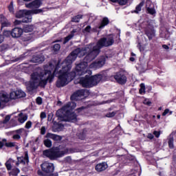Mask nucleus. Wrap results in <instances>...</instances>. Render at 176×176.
I'll return each instance as SVG.
<instances>
[{"label":"nucleus","instance_id":"obj_41","mask_svg":"<svg viewBox=\"0 0 176 176\" xmlns=\"http://www.w3.org/2000/svg\"><path fill=\"white\" fill-rule=\"evenodd\" d=\"M9 98L10 100H17V97L16 96V91L10 94Z\"/></svg>","mask_w":176,"mask_h":176},{"label":"nucleus","instance_id":"obj_21","mask_svg":"<svg viewBox=\"0 0 176 176\" xmlns=\"http://www.w3.org/2000/svg\"><path fill=\"white\" fill-rule=\"evenodd\" d=\"M34 38L33 34H22L21 37H19V41L20 42H28L31 41Z\"/></svg>","mask_w":176,"mask_h":176},{"label":"nucleus","instance_id":"obj_42","mask_svg":"<svg viewBox=\"0 0 176 176\" xmlns=\"http://www.w3.org/2000/svg\"><path fill=\"white\" fill-rule=\"evenodd\" d=\"M140 94H142V93H145V84H140V89L139 90Z\"/></svg>","mask_w":176,"mask_h":176},{"label":"nucleus","instance_id":"obj_7","mask_svg":"<svg viewBox=\"0 0 176 176\" xmlns=\"http://www.w3.org/2000/svg\"><path fill=\"white\" fill-rule=\"evenodd\" d=\"M41 167L42 170H38L37 171V174L39 176L51 175L52 173H54V164L53 163L45 162L41 165Z\"/></svg>","mask_w":176,"mask_h":176},{"label":"nucleus","instance_id":"obj_54","mask_svg":"<svg viewBox=\"0 0 176 176\" xmlns=\"http://www.w3.org/2000/svg\"><path fill=\"white\" fill-rule=\"evenodd\" d=\"M25 6H26V8H28L29 9H31V8H34V3H33V1H32V2H30V3H28V4H25Z\"/></svg>","mask_w":176,"mask_h":176},{"label":"nucleus","instance_id":"obj_14","mask_svg":"<svg viewBox=\"0 0 176 176\" xmlns=\"http://www.w3.org/2000/svg\"><path fill=\"white\" fill-rule=\"evenodd\" d=\"M87 91L86 89H80L74 92L70 97L72 101L78 100V97H83Z\"/></svg>","mask_w":176,"mask_h":176},{"label":"nucleus","instance_id":"obj_52","mask_svg":"<svg viewBox=\"0 0 176 176\" xmlns=\"http://www.w3.org/2000/svg\"><path fill=\"white\" fill-rule=\"evenodd\" d=\"M41 135H45V134H46V127L45 126H42L41 128Z\"/></svg>","mask_w":176,"mask_h":176},{"label":"nucleus","instance_id":"obj_29","mask_svg":"<svg viewBox=\"0 0 176 176\" xmlns=\"http://www.w3.org/2000/svg\"><path fill=\"white\" fill-rule=\"evenodd\" d=\"M19 118H18V122H19V123L23 124L27 120V119H28V116L27 115L23 116V113H19Z\"/></svg>","mask_w":176,"mask_h":176},{"label":"nucleus","instance_id":"obj_2","mask_svg":"<svg viewBox=\"0 0 176 176\" xmlns=\"http://www.w3.org/2000/svg\"><path fill=\"white\" fill-rule=\"evenodd\" d=\"M72 67L68 69V67H63L61 69L59 70V75L58 76V79L56 82V87L58 89L60 87H64L68 85V80H74L76 76H79L78 74V71L76 69L75 71H71Z\"/></svg>","mask_w":176,"mask_h":176},{"label":"nucleus","instance_id":"obj_38","mask_svg":"<svg viewBox=\"0 0 176 176\" xmlns=\"http://www.w3.org/2000/svg\"><path fill=\"white\" fill-rule=\"evenodd\" d=\"M31 79L34 82H36L39 79V74L38 73H33L31 75Z\"/></svg>","mask_w":176,"mask_h":176},{"label":"nucleus","instance_id":"obj_26","mask_svg":"<svg viewBox=\"0 0 176 176\" xmlns=\"http://www.w3.org/2000/svg\"><path fill=\"white\" fill-rule=\"evenodd\" d=\"M142 6H144V1H141L138 6H136L135 10L131 11V13H135L136 14H138V13L141 12Z\"/></svg>","mask_w":176,"mask_h":176},{"label":"nucleus","instance_id":"obj_17","mask_svg":"<svg viewBox=\"0 0 176 176\" xmlns=\"http://www.w3.org/2000/svg\"><path fill=\"white\" fill-rule=\"evenodd\" d=\"M0 23L1 25V28H5L6 27H12V23L5 17V16H1L0 17Z\"/></svg>","mask_w":176,"mask_h":176},{"label":"nucleus","instance_id":"obj_62","mask_svg":"<svg viewBox=\"0 0 176 176\" xmlns=\"http://www.w3.org/2000/svg\"><path fill=\"white\" fill-rule=\"evenodd\" d=\"M83 109H85V107H79L76 109L77 112H82V111H83Z\"/></svg>","mask_w":176,"mask_h":176},{"label":"nucleus","instance_id":"obj_28","mask_svg":"<svg viewBox=\"0 0 176 176\" xmlns=\"http://www.w3.org/2000/svg\"><path fill=\"white\" fill-rule=\"evenodd\" d=\"M36 81H30L29 83V85L28 86V90L30 91H32V90H35V89H37L38 86H36Z\"/></svg>","mask_w":176,"mask_h":176},{"label":"nucleus","instance_id":"obj_39","mask_svg":"<svg viewBox=\"0 0 176 176\" xmlns=\"http://www.w3.org/2000/svg\"><path fill=\"white\" fill-rule=\"evenodd\" d=\"M3 35L6 36V38H9V36H12V30H4L3 32Z\"/></svg>","mask_w":176,"mask_h":176},{"label":"nucleus","instance_id":"obj_63","mask_svg":"<svg viewBox=\"0 0 176 176\" xmlns=\"http://www.w3.org/2000/svg\"><path fill=\"white\" fill-rule=\"evenodd\" d=\"M79 139L80 140H85V135H83V133H80V135H78Z\"/></svg>","mask_w":176,"mask_h":176},{"label":"nucleus","instance_id":"obj_22","mask_svg":"<svg viewBox=\"0 0 176 176\" xmlns=\"http://www.w3.org/2000/svg\"><path fill=\"white\" fill-rule=\"evenodd\" d=\"M107 168H108V164H107L105 162L98 164L95 167V169L98 173H101V171H105Z\"/></svg>","mask_w":176,"mask_h":176},{"label":"nucleus","instance_id":"obj_5","mask_svg":"<svg viewBox=\"0 0 176 176\" xmlns=\"http://www.w3.org/2000/svg\"><path fill=\"white\" fill-rule=\"evenodd\" d=\"M63 149V146L59 145L56 147H52L49 149L44 150L43 151V156L50 159V160H57L58 157H63L64 155H67L68 152V148H66L65 150Z\"/></svg>","mask_w":176,"mask_h":176},{"label":"nucleus","instance_id":"obj_35","mask_svg":"<svg viewBox=\"0 0 176 176\" xmlns=\"http://www.w3.org/2000/svg\"><path fill=\"white\" fill-rule=\"evenodd\" d=\"M43 144L45 145V146H46V148H52V145H53V143L50 139H45L43 140Z\"/></svg>","mask_w":176,"mask_h":176},{"label":"nucleus","instance_id":"obj_37","mask_svg":"<svg viewBox=\"0 0 176 176\" xmlns=\"http://www.w3.org/2000/svg\"><path fill=\"white\" fill-rule=\"evenodd\" d=\"M8 9L12 14H14V6H13V1H10L9 6H8Z\"/></svg>","mask_w":176,"mask_h":176},{"label":"nucleus","instance_id":"obj_58","mask_svg":"<svg viewBox=\"0 0 176 176\" xmlns=\"http://www.w3.org/2000/svg\"><path fill=\"white\" fill-rule=\"evenodd\" d=\"M6 166L8 171H10V170H12V164L6 163Z\"/></svg>","mask_w":176,"mask_h":176},{"label":"nucleus","instance_id":"obj_53","mask_svg":"<svg viewBox=\"0 0 176 176\" xmlns=\"http://www.w3.org/2000/svg\"><path fill=\"white\" fill-rule=\"evenodd\" d=\"M143 104H144V105H147L148 107H151V105H152V102L148 100H144Z\"/></svg>","mask_w":176,"mask_h":176},{"label":"nucleus","instance_id":"obj_46","mask_svg":"<svg viewBox=\"0 0 176 176\" xmlns=\"http://www.w3.org/2000/svg\"><path fill=\"white\" fill-rule=\"evenodd\" d=\"M36 102L38 105H42V102H43V100L41 97H37L36 99Z\"/></svg>","mask_w":176,"mask_h":176},{"label":"nucleus","instance_id":"obj_20","mask_svg":"<svg viewBox=\"0 0 176 176\" xmlns=\"http://www.w3.org/2000/svg\"><path fill=\"white\" fill-rule=\"evenodd\" d=\"M32 63H35L37 64H42L45 61V57L42 55L33 56L31 59Z\"/></svg>","mask_w":176,"mask_h":176},{"label":"nucleus","instance_id":"obj_1","mask_svg":"<svg viewBox=\"0 0 176 176\" xmlns=\"http://www.w3.org/2000/svg\"><path fill=\"white\" fill-rule=\"evenodd\" d=\"M113 43H115V40L112 34H110L107 37L100 38L94 46L91 43L87 45L85 47L81 49V53L89 52L96 57L100 54V52H101L102 47H109V46H112Z\"/></svg>","mask_w":176,"mask_h":176},{"label":"nucleus","instance_id":"obj_50","mask_svg":"<svg viewBox=\"0 0 176 176\" xmlns=\"http://www.w3.org/2000/svg\"><path fill=\"white\" fill-rule=\"evenodd\" d=\"M91 26L88 25L83 30V32H91Z\"/></svg>","mask_w":176,"mask_h":176},{"label":"nucleus","instance_id":"obj_51","mask_svg":"<svg viewBox=\"0 0 176 176\" xmlns=\"http://www.w3.org/2000/svg\"><path fill=\"white\" fill-rule=\"evenodd\" d=\"M127 2H128V0H118L119 5H121L122 6H123L124 5H126Z\"/></svg>","mask_w":176,"mask_h":176},{"label":"nucleus","instance_id":"obj_48","mask_svg":"<svg viewBox=\"0 0 176 176\" xmlns=\"http://www.w3.org/2000/svg\"><path fill=\"white\" fill-rule=\"evenodd\" d=\"M116 115V112L112 111L111 113H107L106 116L107 118H113Z\"/></svg>","mask_w":176,"mask_h":176},{"label":"nucleus","instance_id":"obj_31","mask_svg":"<svg viewBox=\"0 0 176 176\" xmlns=\"http://www.w3.org/2000/svg\"><path fill=\"white\" fill-rule=\"evenodd\" d=\"M23 32L28 34V32H32L34 28L32 25H26L24 26L23 29H22Z\"/></svg>","mask_w":176,"mask_h":176},{"label":"nucleus","instance_id":"obj_15","mask_svg":"<svg viewBox=\"0 0 176 176\" xmlns=\"http://www.w3.org/2000/svg\"><path fill=\"white\" fill-rule=\"evenodd\" d=\"M80 56H85L83 59V61H85V63H87V64H89V63L93 61V60L96 58V56L92 54V53L90 52H85L84 53H80Z\"/></svg>","mask_w":176,"mask_h":176},{"label":"nucleus","instance_id":"obj_30","mask_svg":"<svg viewBox=\"0 0 176 176\" xmlns=\"http://www.w3.org/2000/svg\"><path fill=\"white\" fill-rule=\"evenodd\" d=\"M81 19H83V15L78 14V15L72 17V23H79V21H80Z\"/></svg>","mask_w":176,"mask_h":176},{"label":"nucleus","instance_id":"obj_27","mask_svg":"<svg viewBox=\"0 0 176 176\" xmlns=\"http://www.w3.org/2000/svg\"><path fill=\"white\" fill-rule=\"evenodd\" d=\"M15 96L17 98H23L25 97V92L23 91L21 89L15 91Z\"/></svg>","mask_w":176,"mask_h":176},{"label":"nucleus","instance_id":"obj_56","mask_svg":"<svg viewBox=\"0 0 176 176\" xmlns=\"http://www.w3.org/2000/svg\"><path fill=\"white\" fill-rule=\"evenodd\" d=\"M13 140H20L21 138V136L19 134H15L12 136Z\"/></svg>","mask_w":176,"mask_h":176},{"label":"nucleus","instance_id":"obj_32","mask_svg":"<svg viewBox=\"0 0 176 176\" xmlns=\"http://www.w3.org/2000/svg\"><path fill=\"white\" fill-rule=\"evenodd\" d=\"M43 77V75L41 76V78H40V80L38 82V86H40V87H45L46 85H47V80L42 79Z\"/></svg>","mask_w":176,"mask_h":176},{"label":"nucleus","instance_id":"obj_49","mask_svg":"<svg viewBox=\"0 0 176 176\" xmlns=\"http://www.w3.org/2000/svg\"><path fill=\"white\" fill-rule=\"evenodd\" d=\"M32 126V122L31 121H28L25 126V127L28 129H31Z\"/></svg>","mask_w":176,"mask_h":176},{"label":"nucleus","instance_id":"obj_45","mask_svg":"<svg viewBox=\"0 0 176 176\" xmlns=\"http://www.w3.org/2000/svg\"><path fill=\"white\" fill-rule=\"evenodd\" d=\"M10 120V116L8 115L5 117L4 120H3V124H6Z\"/></svg>","mask_w":176,"mask_h":176},{"label":"nucleus","instance_id":"obj_40","mask_svg":"<svg viewBox=\"0 0 176 176\" xmlns=\"http://www.w3.org/2000/svg\"><path fill=\"white\" fill-rule=\"evenodd\" d=\"M32 14H39V13H43V9H35L30 11Z\"/></svg>","mask_w":176,"mask_h":176},{"label":"nucleus","instance_id":"obj_16","mask_svg":"<svg viewBox=\"0 0 176 176\" xmlns=\"http://www.w3.org/2000/svg\"><path fill=\"white\" fill-rule=\"evenodd\" d=\"M23 30L21 28H14L12 30V38L19 39L23 35Z\"/></svg>","mask_w":176,"mask_h":176},{"label":"nucleus","instance_id":"obj_18","mask_svg":"<svg viewBox=\"0 0 176 176\" xmlns=\"http://www.w3.org/2000/svg\"><path fill=\"white\" fill-rule=\"evenodd\" d=\"M25 156L22 157H18L17 160L21 163V164H25L26 163H28L30 162V157L28 156V151H25L24 152Z\"/></svg>","mask_w":176,"mask_h":176},{"label":"nucleus","instance_id":"obj_44","mask_svg":"<svg viewBox=\"0 0 176 176\" xmlns=\"http://www.w3.org/2000/svg\"><path fill=\"white\" fill-rule=\"evenodd\" d=\"M12 175L16 176L20 173V169H19V168H15L12 169Z\"/></svg>","mask_w":176,"mask_h":176},{"label":"nucleus","instance_id":"obj_43","mask_svg":"<svg viewBox=\"0 0 176 176\" xmlns=\"http://www.w3.org/2000/svg\"><path fill=\"white\" fill-rule=\"evenodd\" d=\"M60 48H61V45H60V44H55L53 46L54 52H58V50H60Z\"/></svg>","mask_w":176,"mask_h":176},{"label":"nucleus","instance_id":"obj_10","mask_svg":"<svg viewBox=\"0 0 176 176\" xmlns=\"http://www.w3.org/2000/svg\"><path fill=\"white\" fill-rule=\"evenodd\" d=\"M60 60H58L57 64L55 66L53 74H52V71L50 70H45V75L48 74V76L45 79L47 82L52 83L54 79V76H57L58 80V76L60 75Z\"/></svg>","mask_w":176,"mask_h":176},{"label":"nucleus","instance_id":"obj_3","mask_svg":"<svg viewBox=\"0 0 176 176\" xmlns=\"http://www.w3.org/2000/svg\"><path fill=\"white\" fill-rule=\"evenodd\" d=\"M56 115L60 122H78V115L72 112L71 109V102L67 103L61 109H58Z\"/></svg>","mask_w":176,"mask_h":176},{"label":"nucleus","instance_id":"obj_13","mask_svg":"<svg viewBox=\"0 0 176 176\" xmlns=\"http://www.w3.org/2000/svg\"><path fill=\"white\" fill-rule=\"evenodd\" d=\"M87 65H89L87 62L83 60L76 66V71H77L78 76H82V75L86 74V68H87Z\"/></svg>","mask_w":176,"mask_h":176},{"label":"nucleus","instance_id":"obj_8","mask_svg":"<svg viewBox=\"0 0 176 176\" xmlns=\"http://www.w3.org/2000/svg\"><path fill=\"white\" fill-rule=\"evenodd\" d=\"M14 16L16 19H23V23H31L32 21V16H31V11L27 10H19L16 12Z\"/></svg>","mask_w":176,"mask_h":176},{"label":"nucleus","instance_id":"obj_9","mask_svg":"<svg viewBox=\"0 0 176 176\" xmlns=\"http://www.w3.org/2000/svg\"><path fill=\"white\" fill-rule=\"evenodd\" d=\"M145 35L148 37L149 41H152L156 36L153 25L149 22H144L142 24Z\"/></svg>","mask_w":176,"mask_h":176},{"label":"nucleus","instance_id":"obj_12","mask_svg":"<svg viewBox=\"0 0 176 176\" xmlns=\"http://www.w3.org/2000/svg\"><path fill=\"white\" fill-rule=\"evenodd\" d=\"M106 62H107V58L102 56L91 64V68H95V69L102 68V67L105 65Z\"/></svg>","mask_w":176,"mask_h":176},{"label":"nucleus","instance_id":"obj_11","mask_svg":"<svg viewBox=\"0 0 176 176\" xmlns=\"http://www.w3.org/2000/svg\"><path fill=\"white\" fill-rule=\"evenodd\" d=\"M113 78L118 83V85H121L123 86L125 83H127V76L126 74L123 72H118L113 76Z\"/></svg>","mask_w":176,"mask_h":176},{"label":"nucleus","instance_id":"obj_59","mask_svg":"<svg viewBox=\"0 0 176 176\" xmlns=\"http://www.w3.org/2000/svg\"><path fill=\"white\" fill-rule=\"evenodd\" d=\"M23 23V21L15 20L14 22V25H20Z\"/></svg>","mask_w":176,"mask_h":176},{"label":"nucleus","instance_id":"obj_47","mask_svg":"<svg viewBox=\"0 0 176 176\" xmlns=\"http://www.w3.org/2000/svg\"><path fill=\"white\" fill-rule=\"evenodd\" d=\"M16 144H14V142H6L5 144V146L7 147V148H13L14 146H15Z\"/></svg>","mask_w":176,"mask_h":176},{"label":"nucleus","instance_id":"obj_61","mask_svg":"<svg viewBox=\"0 0 176 176\" xmlns=\"http://www.w3.org/2000/svg\"><path fill=\"white\" fill-rule=\"evenodd\" d=\"M168 112H170V109H166L164 110V111L162 113V116H166V115H167V113H168Z\"/></svg>","mask_w":176,"mask_h":176},{"label":"nucleus","instance_id":"obj_64","mask_svg":"<svg viewBox=\"0 0 176 176\" xmlns=\"http://www.w3.org/2000/svg\"><path fill=\"white\" fill-rule=\"evenodd\" d=\"M47 176H58V173H52L51 175H47Z\"/></svg>","mask_w":176,"mask_h":176},{"label":"nucleus","instance_id":"obj_25","mask_svg":"<svg viewBox=\"0 0 176 176\" xmlns=\"http://www.w3.org/2000/svg\"><path fill=\"white\" fill-rule=\"evenodd\" d=\"M75 32H76V30H73L71 33L64 38L63 44L65 45V43H68L69 41H71L72 38H74L75 36Z\"/></svg>","mask_w":176,"mask_h":176},{"label":"nucleus","instance_id":"obj_60","mask_svg":"<svg viewBox=\"0 0 176 176\" xmlns=\"http://www.w3.org/2000/svg\"><path fill=\"white\" fill-rule=\"evenodd\" d=\"M147 138H148V140H153V138H155V136L152 133H148L147 135Z\"/></svg>","mask_w":176,"mask_h":176},{"label":"nucleus","instance_id":"obj_55","mask_svg":"<svg viewBox=\"0 0 176 176\" xmlns=\"http://www.w3.org/2000/svg\"><path fill=\"white\" fill-rule=\"evenodd\" d=\"M153 135H155V137H156V138H159V137H160V131H154Z\"/></svg>","mask_w":176,"mask_h":176},{"label":"nucleus","instance_id":"obj_57","mask_svg":"<svg viewBox=\"0 0 176 176\" xmlns=\"http://www.w3.org/2000/svg\"><path fill=\"white\" fill-rule=\"evenodd\" d=\"M41 119H46V113L41 112L40 114Z\"/></svg>","mask_w":176,"mask_h":176},{"label":"nucleus","instance_id":"obj_4","mask_svg":"<svg viewBox=\"0 0 176 176\" xmlns=\"http://www.w3.org/2000/svg\"><path fill=\"white\" fill-rule=\"evenodd\" d=\"M107 79V74L102 73L96 74L94 76L86 75L84 77H81L79 79V84L82 85V87L86 89H90L97 86L102 80H105Z\"/></svg>","mask_w":176,"mask_h":176},{"label":"nucleus","instance_id":"obj_23","mask_svg":"<svg viewBox=\"0 0 176 176\" xmlns=\"http://www.w3.org/2000/svg\"><path fill=\"white\" fill-rule=\"evenodd\" d=\"M0 100L4 104H8L10 101V98H9V94L5 93H0Z\"/></svg>","mask_w":176,"mask_h":176},{"label":"nucleus","instance_id":"obj_34","mask_svg":"<svg viewBox=\"0 0 176 176\" xmlns=\"http://www.w3.org/2000/svg\"><path fill=\"white\" fill-rule=\"evenodd\" d=\"M146 13H148V14H151V16H155V14H156V10L155 9V8H146Z\"/></svg>","mask_w":176,"mask_h":176},{"label":"nucleus","instance_id":"obj_24","mask_svg":"<svg viewBox=\"0 0 176 176\" xmlns=\"http://www.w3.org/2000/svg\"><path fill=\"white\" fill-rule=\"evenodd\" d=\"M108 24H109V19H108V17L105 16L101 21V22L98 26V30H102V28H104L105 27H107V25H108Z\"/></svg>","mask_w":176,"mask_h":176},{"label":"nucleus","instance_id":"obj_36","mask_svg":"<svg viewBox=\"0 0 176 176\" xmlns=\"http://www.w3.org/2000/svg\"><path fill=\"white\" fill-rule=\"evenodd\" d=\"M33 2V6L38 9V8H41V6L42 5V0H34Z\"/></svg>","mask_w":176,"mask_h":176},{"label":"nucleus","instance_id":"obj_33","mask_svg":"<svg viewBox=\"0 0 176 176\" xmlns=\"http://www.w3.org/2000/svg\"><path fill=\"white\" fill-rule=\"evenodd\" d=\"M168 145L169 149H174V138L170 137L168 138Z\"/></svg>","mask_w":176,"mask_h":176},{"label":"nucleus","instance_id":"obj_19","mask_svg":"<svg viewBox=\"0 0 176 176\" xmlns=\"http://www.w3.org/2000/svg\"><path fill=\"white\" fill-rule=\"evenodd\" d=\"M45 138H51L53 141H61L63 140V137L52 133H47L46 135L45 136Z\"/></svg>","mask_w":176,"mask_h":176},{"label":"nucleus","instance_id":"obj_6","mask_svg":"<svg viewBox=\"0 0 176 176\" xmlns=\"http://www.w3.org/2000/svg\"><path fill=\"white\" fill-rule=\"evenodd\" d=\"M80 53H82L80 48H77L72 51L62 63L60 60V68L61 67H67V69H69V67H72L73 61H75L78 56H80Z\"/></svg>","mask_w":176,"mask_h":176}]
</instances>
